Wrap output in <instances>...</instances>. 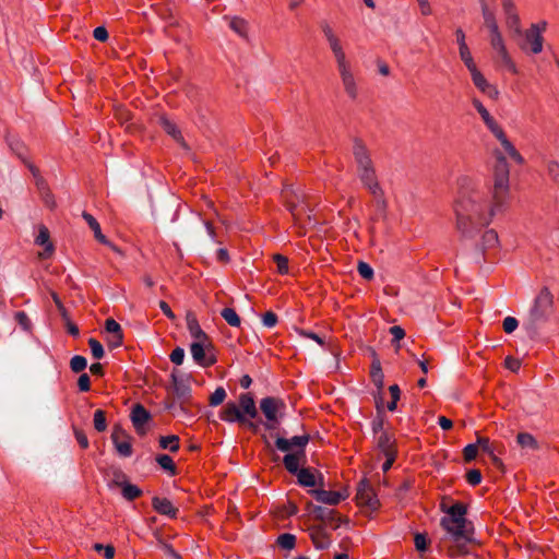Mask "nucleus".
Listing matches in <instances>:
<instances>
[{
    "mask_svg": "<svg viewBox=\"0 0 559 559\" xmlns=\"http://www.w3.org/2000/svg\"><path fill=\"white\" fill-rule=\"evenodd\" d=\"M501 204H489L483 194L472 187L467 177L459 179V195L454 203L455 227L461 239H473L480 228L488 226Z\"/></svg>",
    "mask_w": 559,
    "mask_h": 559,
    "instance_id": "obj_1",
    "label": "nucleus"
},
{
    "mask_svg": "<svg viewBox=\"0 0 559 559\" xmlns=\"http://www.w3.org/2000/svg\"><path fill=\"white\" fill-rule=\"evenodd\" d=\"M440 508L447 514L440 520V525L454 543V546L450 548V556L456 557L467 554L466 545L474 540V525L465 516L467 513L466 506L462 502H455L448 507L442 502Z\"/></svg>",
    "mask_w": 559,
    "mask_h": 559,
    "instance_id": "obj_2",
    "label": "nucleus"
},
{
    "mask_svg": "<svg viewBox=\"0 0 559 559\" xmlns=\"http://www.w3.org/2000/svg\"><path fill=\"white\" fill-rule=\"evenodd\" d=\"M552 302L551 293L547 287H544L534 299V304L522 323L531 338L538 334L542 325L548 320L552 310Z\"/></svg>",
    "mask_w": 559,
    "mask_h": 559,
    "instance_id": "obj_3",
    "label": "nucleus"
},
{
    "mask_svg": "<svg viewBox=\"0 0 559 559\" xmlns=\"http://www.w3.org/2000/svg\"><path fill=\"white\" fill-rule=\"evenodd\" d=\"M353 155L357 165V176L362 186L370 191V193H378L381 189L377 177L370 153L360 139L354 140Z\"/></svg>",
    "mask_w": 559,
    "mask_h": 559,
    "instance_id": "obj_4",
    "label": "nucleus"
},
{
    "mask_svg": "<svg viewBox=\"0 0 559 559\" xmlns=\"http://www.w3.org/2000/svg\"><path fill=\"white\" fill-rule=\"evenodd\" d=\"M260 409L266 418L263 423L265 429L273 430L284 417L286 404L280 397L266 396L260 401Z\"/></svg>",
    "mask_w": 559,
    "mask_h": 559,
    "instance_id": "obj_5",
    "label": "nucleus"
},
{
    "mask_svg": "<svg viewBox=\"0 0 559 559\" xmlns=\"http://www.w3.org/2000/svg\"><path fill=\"white\" fill-rule=\"evenodd\" d=\"M509 188V165L506 157L502 154L497 155L495 165V187H493V200L497 204H502L504 195Z\"/></svg>",
    "mask_w": 559,
    "mask_h": 559,
    "instance_id": "obj_6",
    "label": "nucleus"
},
{
    "mask_svg": "<svg viewBox=\"0 0 559 559\" xmlns=\"http://www.w3.org/2000/svg\"><path fill=\"white\" fill-rule=\"evenodd\" d=\"M498 241V235L493 229L486 230L481 236L480 242H476L468 253L469 261L475 264L486 262L489 250L493 249Z\"/></svg>",
    "mask_w": 559,
    "mask_h": 559,
    "instance_id": "obj_7",
    "label": "nucleus"
},
{
    "mask_svg": "<svg viewBox=\"0 0 559 559\" xmlns=\"http://www.w3.org/2000/svg\"><path fill=\"white\" fill-rule=\"evenodd\" d=\"M109 489L120 488L122 497L128 501H133L142 495V490L131 484L128 476L120 469L112 472V478L108 483Z\"/></svg>",
    "mask_w": 559,
    "mask_h": 559,
    "instance_id": "obj_8",
    "label": "nucleus"
},
{
    "mask_svg": "<svg viewBox=\"0 0 559 559\" xmlns=\"http://www.w3.org/2000/svg\"><path fill=\"white\" fill-rule=\"evenodd\" d=\"M213 346L210 341H195L190 345V352L193 360L202 366L210 367L216 362V357L211 355Z\"/></svg>",
    "mask_w": 559,
    "mask_h": 559,
    "instance_id": "obj_9",
    "label": "nucleus"
},
{
    "mask_svg": "<svg viewBox=\"0 0 559 559\" xmlns=\"http://www.w3.org/2000/svg\"><path fill=\"white\" fill-rule=\"evenodd\" d=\"M356 500L359 506L370 511L377 510L380 506L373 487L366 478L361 479L357 486Z\"/></svg>",
    "mask_w": 559,
    "mask_h": 559,
    "instance_id": "obj_10",
    "label": "nucleus"
},
{
    "mask_svg": "<svg viewBox=\"0 0 559 559\" xmlns=\"http://www.w3.org/2000/svg\"><path fill=\"white\" fill-rule=\"evenodd\" d=\"M519 38L522 39L519 45L523 50H525L528 45L533 53H539L543 50V36L540 35L539 24H532L531 28Z\"/></svg>",
    "mask_w": 559,
    "mask_h": 559,
    "instance_id": "obj_11",
    "label": "nucleus"
},
{
    "mask_svg": "<svg viewBox=\"0 0 559 559\" xmlns=\"http://www.w3.org/2000/svg\"><path fill=\"white\" fill-rule=\"evenodd\" d=\"M111 440L120 456L129 457L132 455L131 437L119 425L114 427Z\"/></svg>",
    "mask_w": 559,
    "mask_h": 559,
    "instance_id": "obj_12",
    "label": "nucleus"
},
{
    "mask_svg": "<svg viewBox=\"0 0 559 559\" xmlns=\"http://www.w3.org/2000/svg\"><path fill=\"white\" fill-rule=\"evenodd\" d=\"M171 390L175 397L180 402V409H183L182 404L186 403L191 396V386L188 379L178 376V371L174 370L170 374Z\"/></svg>",
    "mask_w": 559,
    "mask_h": 559,
    "instance_id": "obj_13",
    "label": "nucleus"
},
{
    "mask_svg": "<svg viewBox=\"0 0 559 559\" xmlns=\"http://www.w3.org/2000/svg\"><path fill=\"white\" fill-rule=\"evenodd\" d=\"M307 510L316 520L329 523L334 530L340 526L341 518H338L336 511L325 507L316 506L312 502L307 503Z\"/></svg>",
    "mask_w": 559,
    "mask_h": 559,
    "instance_id": "obj_14",
    "label": "nucleus"
},
{
    "mask_svg": "<svg viewBox=\"0 0 559 559\" xmlns=\"http://www.w3.org/2000/svg\"><path fill=\"white\" fill-rule=\"evenodd\" d=\"M310 440V436L308 433L301 436H295L290 439H286L284 437H277L275 440V445L277 450L282 452H289L293 448L296 450H305L306 445Z\"/></svg>",
    "mask_w": 559,
    "mask_h": 559,
    "instance_id": "obj_15",
    "label": "nucleus"
},
{
    "mask_svg": "<svg viewBox=\"0 0 559 559\" xmlns=\"http://www.w3.org/2000/svg\"><path fill=\"white\" fill-rule=\"evenodd\" d=\"M131 421L139 435L146 432L144 425L150 421L151 414L142 404H135L130 414Z\"/></svg>",
    "mask_w": 559,
    "mask_h": 559,
    "instance_id": "obj_16",
    "label": "nucleus"
},
{
    "mask_svg": "<svg viewBox=\"0 0 559 559\" xmlns=\"http://www.w3.org/2000/svg\"><path fill=\"white\" fill-rule=\"evenodd\" d=\"M310 493L317 501L329 506H336L347 497L345 492L331 491L325 489H313L310 491Z\"/></svg>",
    "mask_w": 559,
    "mask_h": 559,
    "instance_id": "obj_17",
    "label": "nucleus"
},
{
    "mask_svg": "<svg viewBox=\"0 0 559 559\" xmlns=\"http://www.w3.org/2000/svg\"><path fill=\"white\" fill-rule=\"evenodd\" d=\"M286 455L283 459L285 468L293 475L299 472V465L306 462V451L295 450L294 452H285Z\"/></svg>",
    "mask_w": 559,
    "mask_h": 559,
    "instance_id": "obj_18",
    "label": "nucleus"
},
{
    "mask_svg": "<svg viewBox=\"0 0 559 559\" xmlns=\"http://www.w3.org/2000/svg\"><path fill=\"white\" fill-rule=\"evenodd\" d=\"M298 484L304 487L324 486L323 475L318 472V476L314 475L310 468H300L296 474Z\"/></svg>",
    "mask_w": 559,
    "mask_h": 559,
    "instance_id": "obj_19",
    "label": "nucleus"
},
{
    "mask_svg": "<svg viewBox=\"0 0 559 559\" xmlns=\"http://www.w3.org/2000/svg\"><path fill=\"white\" fill-rule=\"evenodd\" d=\"M219 417L222 420H225L227 423H238L240 425L247 421V416L241 412L240 407L234 402H228L225 405Z\"/></svg>",
    "mask_w": 559,
    "mask_h": 559,
    "instance_id": "obj_20",
    "label": "nucleus"
},
{
    "mask_svg": "<svg viewBox=\"0 0 559 559\" xmlns=\"http://www.w3.org/2000/svg\"><path fill=\"white\" fill-rule=\"evenodd\" d=\"M35 243L44 247V252L40 253L41 258H48L53 253V245L50 241L49 230L45 225L38 227V235L35 239Z\"/></svg>",
    "mask_w": 559,
    "mask_h": 559,
    "instance_id": "obj_21",
    "label": "nucleus"
},
{
    "mask_svg": "<svg viewBox=\"0 0 559 559\" xmlns=\"http://www.w3.org/2000/svg\"><path fill=\"white\" fill-rule=\"evenodd\" d=\"M309 531L310 538L317 549L323 550L330 547L331 539L321 525L312 526Z\"/></svg>",
    "mask_w": 559,
    "mask_h": 559,
    "instance_id": "obj_22",
    "label": "nucleus"
},
{
    "mask_svg": "<svg viewBox=\"0 0 559 559\" xmlns=\"http://www.w3.org/2000/svg\"><path fill=\"white\" fill-rule=\"evenodd\" d=\"M187 329L195 341H210L207 334L201 329L195 314L188 311L186 314Z\"/></svg>",
    "mask_w": 559,
    "mask_h": 559,
    "instance_id": "obj_23",
    "label": "nucleus"
},
{
    "mask_svg": "<svg viewBox=\"0 0 559 559\" xmlns=\"http://www.w3.org/2000/svg\"><path fill=\"white\" fill-rule=\"evenodd\" d=\"M478 449H481L483 452L487 453L489 457L492 460L493 464L497 466H501L502 462L496 455V452H500V447L496 443L490 442L488 438L477 437L476 440Z\"/></svg>",
    "mask_w": 559,
    "mask_h": 559,
    "instance_id": "obj_24",
    "label": "nucleus"
},
{
    "mask_svg": "<svg viewBox=\"0 0 559 559\" xmlns=\"http://www.w3.org/2000/svg\"><path fill=\"white\" fill-rule=\"evenodd\" d=\"M152 506L154 510L162 515H167L173 519L177 516L178 509L175 508L167 498L154 497L152 499Z\"/></svg>",
    "mask_w": 559,
    "mask_h": 559,
    "instance_id": "obj_25",
    "label": "nucleus"
},
{
    "mask_svg": "<svg viewBox=\"0 0 559 559\" xmlns=\"http://www.w3.org/2000/svg\"><path fill=\"white\" fill-rule=\"evenodd\" d=\"M455 36H456V41L459 44V51H460V57H461L462 61L465 63L466 68L474 66L475 63H474L472 53H471L469 48L465 41L464 32L461 28H457L455 32Z\"/></svg>",
    "mask_w": 559,
    "mask_h": 559,
    "instance_id": "obj_26",
    "label": "nucleus"
},
{
    "mask_svg": "<svg viewBox=\"0 0 559 559\" xmlns=\"http://www.w3.org/2000/svg\"><path fill=\"white\" fill-rule=\"evenodd\" d=\"M82 216L86 221V223L88 224L91 229L94 231V236L99 242H102L104 245H109L115 251L120 253V250L117 247H115L114 245H111L107 240V238L102 234L100 225L90 213L83 212Z\"/></svg>",
    "mask_w": 559,
    "mask_h": 559,
    "instance_id": "obj_27",
    "label": "nucleus"
},
{
    "mask_svg": "<svg viewBox=\"0 0 559 559\" xmlns=\"http://www.w3.org/2000/svg\"><path fill=\"white\" fill-rule=\"evenodd\" d=\"M239 407L241 412L249 418H257L259 416L254 400L248 393L240 394Z\"/></svg>",
    "mask_w": 559,
    "mask_h": 559,
    "instance_id": "obj_28",
    "label": "nucleus"
},
{
    "mask_svg": "<svg viewBox=\"0 0 559 559\" xmlns=\"http://www.w3.org/2000/svg\"><path fill=\"white\" fill-rule=\"evenodd\" d=\"M159 123L167 134H169L175 141H177L182 147H187V144L181 135L180 130H178L174 122H171L166 117H160Z\"/></svg>",
    "mask_w": 559,
    "mask_h": 559,
    "instance_id": "obj_29",
    "label": "nucleus"
},
{
    "mask_svg": "<svg viewBox=\"0 0 559 559\" xmlns=\"http://www.w3.org/2000/svg\"><path fill=\"white\" fill-rule=\"evenodd\" d=\"M377 447L383 454H389L390 452L396 453L394 439L386 431L381 432L378 437Z\"/></svg>",
    "mask_w": 559,
    "mask_h": 559,
    "instance_id": "obj_30",
    "label": "nucleus"
},
{
    "mask_svg": "<svg viewBox=\"0 0 559 559\" xmlns=\"http://www.w3.org/2000/svg\"><path fill=\"white\" fill-rule=\"evenodd\" d=\"M370 377L372 379L373 384L377 386L378 391H381L384 385V376L382 372L381 362L379 358H374L372 360Z\"/></svg>",
    "mask_w": 559,
    "mask_h": 559,
    "instance_id": "obj_31",
    "label": "nucleus"
},
{
    "mask_svg": "<svg viewBox=\"0 0 559 559\" xmlns=\"http://www.w3.org/2000/svg\"><path fill=\"white\" fill-rule=\"evenodd\" d=\"M516 442L524 450L536 451L539 449L537 440L528 432H520L516 436Z\"/></svg>",
    "mask_w": 559,
    "mask_h": 559,
    "instance_id": "obj_32",
    "label": "nucleus"
},
{
    "mask_svg": "<svg viewBox=\"0 0 559 559\" xmlns=\"http://www.w3.org/2000/svg\"><path fill=\"white\" fill-rule=\"evenodd\" d=\"M344 88L350 98L357 97V87L350 70L340 73Z\"/></svg>",
    "mask_w": 559,
    "mask_h": 559,
    "instance_id": "obj_33",
    "label": "nucleus"
},
{
    "mask_svg": "<svg viewBox=\"0 0 559 559\" xmlns=\"http://www.w3.org/2000/svg\"><path fill=\"white\" fill-rule=\"evenodd\" d=\"M228 21L229 27L241 37H247V22L243 19L234 16H224Z\"/></svg>",
    "mask_w": 559,
    "mask_h": 559,
    "instance_id": "obj_34",
    "label": "nucleus"
},
{
    "mask_svg": "<svg viewBox=\"0 0 559 559\" xmlns=\"http://www.w3.org/2000/svg\"><path fill=\"white\" fill-rule=\"evenodd\" d=\"M481 13L485 25L489 31L496 32V29H499L495 14L489 10L488 5L485 2H481Z\"/></svg>",
    "mask_w": 559,
    "mask_h": 559,
    "instance_id": "obj_35",
    "label": "nucleus"
},
{
    "mask_svg": "<svg viewBox=\"0 0 559 559\" xmlns=\"http://www.w3.org/2000/svg\"><path fill=\"white\" fill-rule=\"evenodd\" d=\"M471 72L473 83L476 85L477 88L480 91L486 90V87L489 85L488 81L485 79V76L478 71L476 68V64L471 66L467 68Z\"/></svg>",
    "mask_w": 559,
    "mask_h": 559,
    "instance_id": "obj_36",
    "label": "nucleus"
},
{
    "mask_svg": "<svg viewBox=\"0 0 559 559\" xmlns=\"http://www.w3.org/2000/svg\"><path fill=\"white\" fill-rule=\"evenodd\" d=\"M506 24L509 27V29L512 32L513 37H522L523 32L521 29L520 25V17L518 14H511V16L506 17Z\"/></svg>",
    "mask_w": 559,
    "mask_h": 559,
    "instance_id": "obj_37",
    "label": "nucleus"
},
{
    "mask_svg": "<svg viewBox=\"0 0 559 559\" xmlns=\"http://www.w3.org/2000/svg\"><path fill=\"white\" fill-rule=\"evenodd\" d=\"M159 445L162 449H168L170 452H176L179 449V438L176 435L160 437Z\"/></svg>",
    "mask_w": 559,
    "mask_h": 559,
    "instance_id": "obj_38",
    "label": "nucleus"
},
{
    "mask_svg": "<svg viewBox=\"0 0 559 559\" xmlns=\"http://www.w3.org/2000/svg\"><path fill=\"white\" fill-rule=\"evenodd\" d=\"M221 316L230 326L237 328L241 323L239 316L233 308H224L221 311Z\"/></svg>",
    "mask_w": 559,
    "mask_h": 559,
    "instance_id": "obj_39",
    "label": "nucleus"
},
{
    "mask_svg": "<svg viewBox=\"0 0 559 559\" xmlns=\"http://www.w3.org/2000/svg\"><path fill=\"white\" fill-rule=\"evenodd\" d=\"M282 549L292 550L296 545V536L289 533L281 534L276 540Z\"/></svg>",
    "mask_w": 559,
    "mask_h": 559,
    "instance_id": "obj_40",
    "label": "nucleus"
},
{
    "mask_svg": "<svg viewBox=\"0 0 559 559\" xmlns=\"http://www.w3.org/2000/svg\"><path fill=\"white\" fill-rule=\"evenodd\" d=\"M93 425L95 430H97L98 432H104L107 429L106 413L104 411H95Z\"/></svg>",
    "mask_w": 559,
    "mask_h": 559,
    "instance_id": "obj_41",
    "label": "nucleus"
},
{
    "mask_svg": "<svg viewBox=\"0 0 559 559\" xmlns=\"http://www.w3.org/2000/svg\"><path fill=\"white\" fill-rule=\"evenodd\" d=\"M156 462L163 469L170 472L173 475L176 474V465L169 455L159 454L156 456Z\"/></svg>",
    "mask_w": 559,
    "mask_h": 559,
    "instance_id": "obj_42",
    "label": "nucleus"
},
{
    "mask_svg": "<svg viewBox=\"0 0 559 559\" xmlns=\"http://www.w3.org/2000/svg\"><path fill=\"white\" fill-rule=\"evenodd\" d=\"M86 367H87V360L83 356L75 355L70 360V368L75 373L84 371Z\"/></svg>",
    "mask_w": 559,
    "mask_h": 559,
    "instance_id": "obj_43",
    "label": "nucleus"
},
{
    "mask_svg": "<svg viewBox=\"0 0 559 559\" xmlns=\"http://www.w3.org/2000/svg\"><path fill=\"white\" fill-rule=\"evenodd\" d=\"M473 105L480 115L486 126L491 124V122L495 121V119L490 116L489 111L484 107V105L478 99H473Z\"/></svg>",
    "mask_w": 559,
    "mask_h": 559,
    "instance_id": "obj_44",
    "label": "nucleus"
},
{
    "mask_svg": "<svg viewBox=\"0 0 559 559\" xmlns=\"http://www.w3.org/2000/svg\"><path fill=\"white\" fill-rule=\"evenodd\" d=\"M391 394V402L388 403L386 407L390 412H394L397 407V401L401 397V390L397 384H393L389 388Z\"/></svg>",
    "mask_w": 559,
    "mask_h": 559,
    "instance_id": "obj_45",
    "label": "nucleus"
},
{
    "mask_svg": "<svg viewBox=\"0 0 559 559\" xmlns=\"http://www.w3.org/2000/svg\"><path fill=\"white\" fill-rule=\"evenodd\" d=\"M88 345L92 352V355L95 359H102L105 355V350L100 342H98L96 338H90Z\"/></svg>",
    "mask_w": 559,
    "mask_h": 559,
    "instance_id": "obj_46",
    "label": "nucleus"
},
{
    "mask_svg": "<svg viewBox=\"0 0 559 559\" xmlns=\"http://www.w3.org/2000/svg\"><path fill=\"white\" fill-rule=\"evenodd\" d=\"M357 271L359 275L367 281H371L373 278V269L365 261L358 262Z\"/></svg>",
    "mask_w": 559,
    "mask_h": 559,
    "instance_id": "obj_47",
    "label": "nucleus"
},
{
    "mask_svg": "<svg viewBox=\"0 0 559 559\" xmlns=\"http://www.w3.org/2000/svg\"><path fill=\"white\" fill-rule=\"evenodd\" d=\"M501 145L504 148V151L509 154V156L511 158H513L516 163L523 162L522 156L520 155V153L515 150L513 144L508 139H503Z\"/></svg>",
    "mask_w": 559,
    "mask_h": 559,
    "instance_id": "obj_48",
    "label": "nucleus"
},
{
    "mask_svg": "<svg viewBox=\"0 0 559 559\" xmlns=\"http://www.w3.org/2000/svg\"><path fill=\"white\" fill-rule=\"evenodd\" d=\"M490 44L496 51L503 50V39L499 29L490 31Z\"/></svg>",
    "mask_w": 559,
    "mask_h": 559,
    "instance_id": "obj_49",
    "label": "nucleus"
},
{
    "mask_svg": "<svg viewBox=\"0 0 559 559\" xmlns=\"http://www.w3.org/2000/svg\"><path fill=\"white\" fill-rule=\"evenodd\" d=\"M226 399V391L224 388L219 386L217 388L210 397V405L211 406H218L224 402Z\"/></svg>",
    "mask_w": 559,
    "mask_h": 559,
    "instance_id": "obj_50",
    "label": "nucleus"
},
{
    "mask_svg": "<svg viewBox=\"0 0 559 559\" xmlns=\"http://www.w3.org/2000/svg\"><path fill=\"white\" fill-rule=\"evenodd\" d=\"M28 168L29 170L32 171L34 178H35V183H36V187L38 188V190L43 193V192H46L48 191L47 190V185H46V181L44 180V178L39 175V171L38 169L34 166V165H28Z\"/></svg>",
    "mask_w": 559,
    "mask_h": 559,
    "instance_id": "obj_51",
    "label": "nucleus"
},
{
    "mask_svg": "<svg viewBox=\"0 0 559 559\" xmlns=\"http://www.w3.org/2000/svg\"><path fill=\"white\" fill-rule=\"evenodd\" d=\"M374 198V203L377 207V212L379 215H383L386 209V201L384 199L383 190L379 189L378 193H371Z\"/></svg>",
    "mask_w": 559,
    "mask_h": 559,
    "instance_id": "obj_52",
    "label": "nucleus"
},
{
    "mask_svg": "<svg viewBox=\"0 0 559 559\" xmlns=\"http://www.w3.org/2000/svg\"><path fill=\"white\" fill-rule=\"evenodd\" d=\"M105 330L112 335H122V329L118 322L109 318L105 321Z\"/></svg>",
    "mask_w": 559,
    "mask_h": 559,
    "instance_id": "obj_53",
    "label": "nucleus"
},
{
    "mask_svg": "<svg viewBox=\"0 0 559 559\" xmlns=\"http://www.w3.org/2000/svg\"><path fill=\"white\" fill-rule=\"evenodd\" d=\"M273 260L277 265V271L281 274H286L288 272V259L282 254H274Z\"/></svg>",
    "mask_w": 559,
    "mask_h": 559,
    "instance_id": "obj_54",
    "label": "nucleus"
},
{
    "mask_svg": "<svg viewBox=\"0 0 559 559\" xmlns=\"http://www.w3.org/2000/svg\"><path fill=\"white\" fill-rule=\"evenodd\" d=\"M477 453H478L477 443H469L463 449V455H464V460L466 462L473 461L477 456Z\"/></svg>",
    "mask_w": 559,
    "mask_h": 559,
    "instance_id": "obj_55",
    "label": "nucleus"
},
{
    "mask_svg": "<svg viewBox=\"0 0 559 559\" xmlns=\"http://www.w3.org/2000/svg\"><path fill=\"white\" fill-rule=\"evenodd\" d=\"M15 320L24 331H31L32 323L24 311H17L15 313Z\"/></svg>",
    "mask_w": 559,
    "mask_h": 559,
    "instance_id": "obj_56",
    "label": "nucleus"
},
{
    "mask_svg": "<svg viewBox=\"0 0 559 559\" xmlns=\"http://www.w3.org/2000/svg\"><path fill=\"white\" fill-rule=\"evenodd\" d=\"M333 55L335 57V60H336L340 73L348 71L349 68H348V64H347V61H346V57H345L344 50L334 52Z\"/></svg>",
    "mask_w": 559,
    "mask_h": 559,
    "instance_id": "obj_57",
    "label": "nucleus"
},
{
    "mask_svg": "<svg viewBox=\"0 0 559 559\" xmlns=\"http://www.w3.org/2000/svg\"><path fill=\"white\" fill-rule=\"evenodd\" d=\"M185 349L182 347H176L169 358H170V361L174 362L175 365L177 366H180L183 364V360H185Z\"/></svg>",
    "mask_w": 559,
    "mask_h": 559,
    "instance_id": "obj_58",
    "label": "nucleus"
},
{
    "mask_svg": "<svg viewBox=\"0 0 559 559\" xmlns=\"http://www.w3.org/2000/svg\"><path fill=\"white\" fill-rule=\"evenodd\" d=\"M93 548L97 552H103L106 559H112L115 556V548L111 545L94 544Z\"/></svg>",
    "mask_w": 559,
    "mask_h": 559,
    "instance_id": "obj_59",
    "label": "nucleus"
},
{
    "mask_svg": "<svg viewBox=\"0 0 559 559\" xmlns=\"http://www.w3.org/2000/svg\"><path fill=\"white\" fill-rule=\"evenodd\" d=\"M415 547L418 551H426L428 548V539L425 534L417 533L414 537Z\"/></svg>",
    "mask_w": 559,
    "mask_h": 559,
    "instance_id": "obj_60",
    "label": "nucleus"
},
{
    "mask_svg": "<svg viewBox=\"0 0 559 559\" xmlns=\"http://www.w3.org/2000/svg\"><path fill=\"white\" fill-rule=\"evenodd\" d=\"M502 326L504 332L510 334L516 330V328L519 326V321L514 317H507L503 320Z\"/></svg>",
    "mask_w": 559,
    "mask_h": 559,
    "instance_id": "obj_61",
    "label": "nucleus"
},
{
    "mask_svg": "<svg viewBox=\"0 0 559 559\" xmlns=\"http://www.w3.org/2000/svg\"><path fill=\"white\" fill-rule=\"evenodd\" d=\"M73 432H74L75 439H76L78 443L80 444V447L83 449H87L90 445V442H88V439H87L86 435L84 433V431L76 427H73Z\"/></svg>",
    "mask_w": 559,
    "mask_h": 559,
    "instance_id": "obj_62",
    "label": "nucleus"
},
{
    "mask_svg": "<svg viewBox=\"0 0 559 559\" xmlns=\"http://www.w3.org/2000/svg\"><path fill=\"white\" fill-rule=\"evenodd\" d=\"M481 473L478 469H471L466 474V479L469 485L477 486L481 483Z\"/></svg>",
    "mask_w": 559,
    "mask_h": 559,
    "instance_id": "obj_63",
    "label": "nucleus"
},
{
    "mask_svg": "<svg viewBox=\"0 0 559 559\" xmlns=\"http://www.w3.org/2000/svg\"><path fill=\"white\" fill-rule=\"evenodd\" d=\"M548 174L552 180L559 185V163L550 162L548 164Z\"/></svg>",
    "mask_w": 559,
    "mask_h": 559,
    "instance_id": "obj_64",
    "label": "nucleus"
}]
</instances>
